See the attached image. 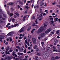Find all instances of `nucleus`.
I'll return each mask as SVG.
<instances>
[{"instance_id": "63", "label": "nucleus", "mask_w": 60, "mask_h": 60, "mask_svg": "<svg viewBox=\"0 0 60 60\" xmlns=\"http://www.w3.org/2000/svg\"><path fill=\"white\" fill-rule=\"evenodd\" d=\"M42 9H40V11H41V12H42Z\"/></svg>"}, {"instance_id": "33", "label": "nucleus", "mask_w": 60, "mask_h": 60, "mask_svg": "<svg viewBox=\"0 0 60 60\" xmlns=\"http://www.w3.org/2000/svg\"><path fill=\"white\" fill-rule=\"evenodd\" d=\"M22 20L21 19H20L19 20V23H22Z\"/></svg>"}, {"instance_id": "38", "label": "nucleus", "mask_w": 60, "mask_h": 60, "mask_svg": "<svg viewBox=\"0 0 60 60\" xmlns=\"http://www.w3.org/2000/svg\"><path fill=\"white\" fill-rule=\"evenodd\" d=\"M23 52L24 53H26V49H25L23 51Z\"/></svg>"}, {"instance_id": "22", "label": "nucleus", "mask_w": 60, "mask_h": 60, "mask_svg": "<svg viewBox=\"0 0 60 60\" xmlns=\"http://www.w3.org/2000/svg\"><path fill=\"white\" fill-rule=\"evenodd\" d=\"M35 24H38V22H37V19L35 21Z\"/></svg>"}, {"instance_id": "20", "label": "nucleus", "mask_w": 60, "mask_h": 60, "mask_svg": "<svg viewBox=\"0 0 60 60\" xmlns=\"http://www.w3.org/2000/svg\"><path fill=\"white\" fill-rule=\"evenodd\" d=\"M13 4V3L12 2L10 3H8V5L9 4H10V5H12V4Z\"/></svg>"}, {"instance_id": "32", "label": "nucleus", "mask_w": 60, "mask_h": 60, "mask_svg": "<svg viewBox=\"0 0 60 60\" xmlns=\"http://www.w3.org/2000/svg\"><path fill=\"white\" fill-rule=\"evenodd\" d=\"M10 25V23H8V25L6 26L7 27H8V26Z\"/></svg>"}, {"instance_id": "50", "label": "nucleus", "mask_w": 60, "mask_h": 60, "mask_svg": "<svg viewBox=\"0 0 60 60\" xmlns=\"http://www.w3.org/2000/svg\"><path fill=\"white\" fill-rule=\"evenodd\" d=\"M31 2H33V3H34V1L33 0H31Z\"/></svg>"}, {"instance_id": "23", "label": "nucleus", "mask_w": 60, "mask_h": 60, "mask_svg": "<svg viewBox=\"0 0 60 60\" xmlns=\"http://www.w3.org/2000/svg\"><path fill=\"white\" fill-rule=\"evenodd\" d=\"M15 14L18 17H19V13L17 12H16L15 13Z\"/></svg>"}, {"instance_id": "13", "label": "nucleus", "mask_w": 60, "mask_h": 60, "mask_svg": "<svg viewBox=\"0 0 60 60\" xmlns=\"http://www.w3.org/2000/svg\"><path fill=\"white\" fill-rule=\"evenodd\" d=\"M33 48L34 49H36L37 48V45H35L33 47Z\"/></svg>"}, {"instance_id": "47", "label": "nucleus", "mask_w": 60, "mask_h": 60, "mask_svg": "<svg viewBox=\"0 0 60 60\" xmlns=\"http://www.w3.org/2000/svg\"><path fill=\"white\" fill-rule=\"evenodd\" d=\"M15 20V19H14L13 18L12 20V22H14Z\"/></svg>"}, {"instance_id": "1", "label": "nucleus", "mask_w": 60, "mask_h": 60, "mask_svg": "<svg viewBox=\"0 0 60 60\" xmlns=\"http://www.w3.org/2000/svg\"><path fill=\"white\" fill-rule=\"evenodd\" d=\"M51 31V29L50 28L47 30L45 32V33H42L40 37L41 38H42L43 37H44L45 35H46V34H48L50 32V31Z\"/></svg>"}, {"instance_id": "35", "label": "nucleus", "mask_w": 60, "mask_h": 60, "mask_svg": "<svg viewBox=\"0 0 60 60\" xmlns=\"http://www.w3.org/2000/svg\"><path fill=\"white\" fill-rule=\"evenodd\" d=\"M10 16H12V15H13V14L11 13L10 14Z\"/></svg>"}, {"instance_id": "6", "label": "nucleus", "mask_w": 60, "mask_h": 60, "mask_svg": "<svg viewBox=\"0 0 60 60\" xmlns=\"http://www.w3.org/2000/svg\"><path fill=\"white\" fill-rule=\"evenodd\" d=\"M14 33L13 32H11L7 34V36H9V35H11V36H12L13 35Z\"/></svg>"}, {"instance_id": "14", "label": "nucleus", "mask_w": 60, "mask_h": 60, "mask_svg": "<svg viewBox=\"0 0 60 60\" xmlns=\"http://www.w3.org/2000/svg\"><path fill=\"white\" fill-rule=\"evenodd\" d=\"M9 49H10L9 47L8 46H7V49H6V51H8V50H9Z\"/></svg>"}, {"instance_id": "37", "label": "nucleus", "mask_w": 60, "mask_h": 60, "mask_svg": "<svg viewBox=\"0 0 60 60\" xmlns=\"http://www.w3.org/2000/svg\"><path fill=\"white\" fill-rule=\"evenodd\" d=\"M40 13H41L40 15H42L43 14V11H42V12H41Z\"/></svg>"}, {"instance_id": "21", "label": "nucleus", "mask_w": 60, "mask_h": 60, "mask_svg": "<svg viewBox=\"0 0 60 60\" xmlns=\"http://www.w3.org/2000/svg\"><path fill=\"white\" fill-rule=\"evenodd\" d=\"M6 55H7V54H8V55L10 54V52L7 51L6 52Z\"/></svg>"}, {"instance_id": "39", "label": "nucleus", "mask_w": 60, "mask_h": 60, "mask_svg": "<svg viewBox=\"0 0 60 60\" xmlns=\"http://www.w3.org/2000/svg\"><path fill=\"white\" fill-rule=\"evenodd\" d=\"M9 38L10 39V41H12V39L11 38Z\"/></svg>"}, {"instance_id": "52", "label": "nucleus", "mask_w": 60, "mask_h": 60, "mask_svg": "<svg viewBox=\"0 0 60 60\" xmlns=\"http://www.w3.org/2000/svg\"><path fill=\"white\" fill-rule=\"evenodd\" d=\"M46 14L45 13H44V14H43V15L44 16H46Z\"/></svg>"}, {"instance_id": "34", "label": "nucleus", "mask_w": 60, "mask_h": 60, "mask_svg": "<svg viewBox=\"0 0 60 60\" xmlns=\"http://www.w3.org/2000/svg\"><path fill=\"white\" fill-rule=\"evenodd\" d=\"M12 51H13V50L12 49H10L9 50V52H12Z\"/></svg>"}, {"instance_id": "59", "label": "nucleus", "mask_w": 60, "mask_h": 60, "mask_svg": "<svg viewBox=\"0 0 60 60\" xmlns=\"http://www.w3.org/2000/svg\"><path fill=\"white\" fill-rule=\"evenodd\" d=\"M35 19V16H33V19Z\"/></svg>"}, {"instance_id": "41", "label": "nucleus", "mask_w": 60, "mask_h": 60, "mask_svg": "<svg viewBox=\"0 0 60 60\" xmlns=\"http://www.w3.org/2000/svg\"><path fill=\"white\" fill-rule=\"evenodd\" d=\"M59 30L57 31L56 32V33L57 34H59Z\"/></svg>"}, {"instance_id": "53", "label": "nucleus", "mask_w": 60, "mask_h": 60, "mask_svg": "<svg viewBox=\"0 0 60 60\" xmlns=\"http://www.w3.org/2000/svg\"><path fill=\"white\" fill-rule=\"evenodd\" d=\"M23 21H25L26 20V19L25 18H23Z\"/></svg>"}, {"instance_id": "64", "label": "nucleus", "mask_w": 60, "mask_h": 60, "mask_svg": "<svg viewBox=\"0 0 60 60\" xmlns=\"http://www.w3.org/2000/svg\"><path fill=\"white\" fill-rule=\"evenodd\" d=\"M27 58H26L25 59H24L22 60H27Z\"/></svg>"}, {"instance_id": "12", "label": "nucleus", "mask_w": 60, "mask_h": 60, "mask_svg": "<svg viewBox=\"0 0 60 60\" xmlns=\"http://www.w3.org/2000/svg\"><path fill=\"white\" fill-rule=\"evenodd\" d=\"M60 57L58 56H56L55 57V58L56 59H60Z\"/></svg>"}, {"instance_id": "62", "label": "nucleus", "mask_w": 60, "mask_h": 60, "mask_svg": "<svg viewBox=\"0 0 60 60\" xmlns=\"http://www.w3.org/2000/svg\"><path fill=\"white\" fill-rule=\"evenodd\" d=\"M53 19H53V18H51L50 19V20H53Z\"/></svg>"}, {"instance_id": "56", "label": "nucleus", "mask_w": 60, "mask_h": 60, "mask_svg": "<svg viewBox=\"0 0 60 60\" xmlns=\"http://www.w3.org/2000/svg\"><path fill=\"white\" fill-rule=\"evenodd\" d=\"M51 22L52 23H53L54 22V21L53 20H52L51 21Z\"/></svg>"}, {"instance_id": "49", "label": "nucleus", "mask_w": 60, "mask_h": 60, "mask_svg": "<svg viewBox=\"0 0 60 60\" xmlns=\"http://www.w3.org/2000/svg\"><path fill=\"white\" fill-rule=\"evenodd\" d=\"M10 28H11V26H9L8 27V29H10Z\"/></svg>"}, {"instance_id": "2", "label": "nucleus", "mask_w": 60, "mask_h": 60, "mask_svg": "<svg viewBox=\"0 0 60 60\" xmlns=\"http://www.w3.org/2000/svg\"><path fill=\"white\" fill-rule=\"evenodd\" d=\"M45 29H46V28L45 27L43 28V27H41L38 30L37 33L38 34L41 33L43 30H44L45 31Z\"/></svg>"}, {"instance_id": "7", "label": "nucleus", "mask_w": 60, "mask_h": 60, "mask_svg": "<svg viewBox=\"0 0 60 60\" xmlns=\"http://www.w3.org/2000/svg\"><path fill=\"white\" fill-rule=\"evenodd\" d=\"M43 1H44V0H42V1L41 2L40 4V6H42L44 4L43 3Z\"/></svg>"}, {"instance_id": "17", "label": "nucleus", "mask_w": 60, "mask_h": 60, "mask_svg": "<svg viewBox=\"0 0 60 60\" xmlns=\"http://www.w3.org/2000/svg\"><path fill=\"white\" fill-rule=\"evenodd\" d=\"M37 55L38 56H41V54L40 53H38L37 54Z\"/></svg>"}, {"instance_id": "5", "label": "nucleus", "mask_w": 60, "mask_h": 60, "mask_svg": "<svg viewBox=\"0 0 60 60\" xmlns=\"http://www.w3.org/2000/svg\"><path fill=\"white\" fill-rule=\"evenodd\" d=\"M25 30V28L23 27L19 31L20 33H21L23 32L24 31V30Z\"/></svg>"}, {"instance_id": "24", "label": "nucleus", "mask_w": 60, "mask_h": 60, "mask_svg": "<svg viewBox=\"0 0 60 60\" xmlns=\"http://www.w3.org/2000/svg\"><path fill=\"white\" fill-rule=\"evenodd\" d=\"M16 48H17V49H20V47H19V46H16Z\"/></svg>"}, {"instance_id": "26", "label": "nucleus", "mask_w": 60, "mask_h": 60, "mask_svg": "<svg viewBox=\"0 0 60 60\" xmlns=\"http://www.w3.org/2000/svg\"><path fill=\"white\" fill-rule=\"evenodd\" d=\"M36 52H38L39 51V49H38L37 48L36 50Z\"/></svg>"}, {"instance_id": "61", "label": "nucleus", "mask_w": 60, "mask_h": 60, "mask_svg": "<svg viewBox=\"0 0 60 60\" xmlns=\"http://www.w3.org/2000/svg\"><path fill=\"white\" fill-rule=\"evenodd\" d=\"M6 56V55H5V54H4L2 55V56L3 57H4V56Z\"/></svg>"}, {"instance_id": "18", "label": "nucleus", "mask_w": 60, "mask_h": 60, "mask_svg": "<svg viewBox=\"0 0 60 60\" xmlns=\"http://www.w3.org/2000/svg\"><path fill=\"white\" fill-rule=\"evenodd\" d=\"M54 41L55 43H57L58 42V41L56 39L54 40Z\"/></svg>"}, {"instance_id": "48", "label": "nucleus", "mask_w": 60, "mask_h": 60, "mask_svg": "<svg viewBox=\"0 0 60 60\" xmlns=\"http://www.w3.org/2000/svg\"><path fill=\"white\" fill-rule=\"evenodd\" d=\"M19 38V39H22L23 38V37H20Z\"/></svg>"}, {"instance_id": "51", "label": "nucleus", "mask_w": 60, "mask_h": 60, "mask_svg": "<svg viewBox=\"0 0 60 60\" xmlns=\"http://www.w3.org/2000/svg\"><path fill=\"white\" fill-rule=\"evenodd\" d=\"M18 55H19V56H20V52H18Z\"/></svg>"}, {"instance_id": "60", "label": "nucleus", "mask_w": 60, "mask_h": 60, "mask_svg": "<svg viewBox=\"0 0 60 60\" xmlns=\"http://www.w3.org/2000/svg\"><path fill=\"white\" fill-rule=\"evenodd\" d=\"M26 16L25 15L24 16V17H23V18L25 19V18H26Z\"/></svg>"}, {"instance_id": "11", "label": "nucleus", "mask_w": 60, "mask_h": 60, "mask_svg": "<svg viewBox=\"0 0 60 60\" xmlns=\"http://www.w3.org/2000/svg\"><path fill=\"white\" fill-rule=\"evenodd\" d=\"M58 20V18H56L54 19V22L57 21Z\"/></svg>"}, {"instance_id": "31", "label": "nucleus", "mask_w": 60, "mask_h": 60, "mask_svg": "<svg viewBox=\"0 0 60 60\" xmlns=\"http://www.w3.org/2000/svg\"><path fill=\"white\" fill-rule=\"evenodd\" d=\"M35 23H34V24L32 25V26H36L37 25H35Z\"/></svg>"}, {"instance_id": "43", "label": "nucleus", "mask_w": 60, "mask_h": 60, "mask_svg": "<svg viewBox=\"0 0 60 60\" xmlns=\"http://www.w3.org/2000/svg\"><path fill=\"white\" fill-rule=\"evenodd\" d=\"M26 8V9H29V7H28V6H26L25 7Z\"/></svg>"}, {"instance_id": "29", "label": "nucleus", "mask_w": 60, "mask_h": 60, "mask_svg": "<svg viewBox=\"0 0 60 60\" xmlns=\"http://www.w3.org/2000/svg\"><path fill=\"white\" fill-rule=\"evenodd\" d=\"M41 1V0H39L38 1V4H39L40 2Z\"/></svg>"}, {"instance_id": "19", "label": "nucleus", "mask_w": 60, "mask_h": 60, "mask_svg": "<svg viewBox=\"0 0 60 60\" xmlns=\"http://www.w3.org/2000/svg\"><path fill=\"white\" fill-rule=\"evenodd\" d=\"M51 60H55V57H53L51 58Z\"/></svg>"}, {"instance_id": "55", "label": "nucleus", "mask_w": 60, "mask_h": 60, "mask_svg": "<svg viewBox=\"0 0 60 60\" xmlns=\"http://www.w3.org/2000/svg\"><path fill=\"white\" fill-rule=\"evenodd\" d=\"M26 37L25 36L24 37V40H26Z\"/></svg>"}, {"instance_id": "45", "label": "nucleus", "mask_w": 60, "mask_h": 60, "mask_svg": "<svg viewBox=\"0 0 60 60\" xmlns=\"http://www.w3.org/2000/svg\"><path fill=\"white\" fill-rule=\"evenodd\" d=\"M34 8H35V9L36 8H37V5H36L34 7Z\"/></svg>"}, {"instance_id": "40", "label": "nucleus", "mask_w": 60, "mask_h": 60, "mask_svg": "<svg viewBox=\"0 0 60 60\" xmlns=\"http://www.w3.org/2000/svg\"><path fill=\"white\" fill-rule=\"evenodd\" d=\"M53 49H56V47H55L54 46H53Z\"/></svg>"}, {"instance_id": "30", "label": "nucleus", "mask_w": 60, "mask_h": 60, "mask_svg": "<svg viewBox=\"0 0 60 60\" xmlns=\"http://www.w3.org/2000/svg\"><path fill=\"white\" fill-rule=\"evenodd\" d=\"M16 26H19V25L18 24H15L14 26V27H16Z\"/></svg>"}, {"instance_id": "28", "label": "nucleus", "mask_w": 60, "mask_h": 60, "mask_svg": "<svg viewBox=\"0 0 60 60\" xmlns=\"http://www.w3.org/2000/svg\"><path fill=\"white\" fill-rule=\"evenodd\" d=\"M13 56H15V52H13Z\"/></svg>"}, {"instance_id": "25", "label": "nucleus", "mask_w": 60, "mask_h": 60, "mask_svg": "<svg viewBox=\"0 0 60 60\" xmlns=\"http://www.w3.org/2000/svg\"><path fill=\"white\" fill-rule=\"evenodd\" d=\"M34 30H35V29H34L32 30L31 31V33H32V34H33V32H34Z\"/></svg>"}, {"instance_id": "44", "label": "nucleus", "mask_w": 60, "mask_h": 60, "mask_svg": "<svg viewBox=\"0 0 60 60\" xmlns=\"http://www.w3.org/2000/svg\"><path fill=\"white\" fill-rule=\"evenodd\" d=\"M11 28H13V27H14V26L13 25H12L11 26Z\"/></svg>"}, {"instance_id": "10", "label": "nucleus", "mask_w": 60, "mask_h": 60, "mask_svg": "<svg viewBox=\"0 0 60 60\" xmlns=\"http://www.w3.org/2000/svg\"><path fill=\"white\" fill-rule=\"evenodd\" d=\"M13 58V57L12 56H11L10 57L9 56H8V58L9 60H11Z\"/></svg>"}, {"instance_id": "54", "label": "nucleus", "mask_w": 60, "mask_h": 60, "mask_svg": "<svg viewBox=\"0 0 60 60\" xmlns=\"http://www.w3.org/2000/svg\"><path fill=\"white\" fill-rule=\"evenodd\" d=\"M25 47L26 48H28L27 46L26 45H25Z\"/></svg>"}, {"instance_id": "42", "label": "nucleus", "mask_w": 60, "mask_h": 60, "mask_svg": "<svg viewBox=\"0 0 60 60\" xmlns=\"http://www.w3.org/2000/svg\"><path fill=\"white\" fill-rule=\"evenodd\" d=\"M18 44L19 46H21V45L22 44V43H19Z\"/></svg>"}, {"instance_id": "3", "label": "nucleus", "mask_w": 60, "mask_h": 60, "mask_svg": "<svg viewBox=\"0 0 60 60\" xmlns=\"http://www.w3.org/2000/svg\"><path fill=\"white\" fill-rule=\"evenodd\" d=\"M4 35H0V41L1 42H3L2 40L4 38Z\"/></svg>"}, {"instance_id": "16", "label": "nucleus", "mask_w": 60, "mask_h": 60, "mask_svg": "<svg viewBox=\"0 0 60 60\" xmlns=\"http://www.w3.org/2000/svg\"><path fill=\"white\" fill-rule=\"evenodd\" d=\"M4 23V21L0 19V23L1 24H2V23Z\"/></svg>"}, {"instance_id": "27", "label": "nucleus", "mask_w": 60, "mask_h": 60, "mask_svg": "<svg viewBox=\"0 0 60 60\" xmlns=\"http://www.w3.org/2000/svg\"><path fill=\"white\" fill-rule=\"evenodd\" d=\"M7 12L8 13V15L10 14V12H9V10H7Z\"/></svg>"}, {"instance_id": "15", "label": "nucleus", "mask_w": 60, "mask_h": 60, "mask_svg": "<svg viewBox=\"0 0 60 60\" xmlns=\"http://www.w3.org/2000/svg\"><path fill=\"white\" fill-rule=\"evenodd\" d=\"M31 27L30 26L29 27V28L27 29V31H29L31 29Z\"/></svg>"}, {"instance_id": "58", "label": "nucleus", "mask_w": 60, "mask_h": 60, "mask_svg": "<svg viewBox=\"0 0 60 60\" xmlns=\"http://www.w3.org/2000/svg\"><path fill=\"white\" fill-rule=\"evenodd\" d=\"M28 57V56H25V57H26V58H27V57Z\"/></svg>"}, {"instance_id": "4", "label": "nucleus", "mask_w": 60, "mask_h": 60, "mask_svg": "<svg viewBox=\"0 0 60 60\" xmlns=\"http://www.w3.org/2000/svg\"><path fill=\"white\" fill-rule=\"evenodd\" d=\"M32 41L33 43L34 44H35L36 42V39L35 38H33L32 39Z\"/></svg>"}, {"instance_id": "57", "label": "nucleus", "mask_w": 60, "mask_h": 60, "mask_svg": "<svg viewBox=\"0 0 60 60\" xmlns=\"http://www.w3.org/2000/svg\"><path fill=\"white\" fill-rule=\"evenodd\" d=\"M37 8H39V5H37Z\"/></svg>"}, {"instance_id": "8", "label": "nucleus", "mask_w": 60, "mask_h": 60, "mask_svg": "<svg viewBox=\"0 0 60 60\" xmlns=\"http://www.w3.org/2000/svg\"><path fill=\"white\" fill-rule=\"evenodd\" d=\"M1 52L2 54H4L6 53V51L5 50H2L1 51Z\"/></svg>"}, {"instance_id": "46", "label": "nucleus", "mask_w": 60, "mask_h": 60, "mask_svg": "<svg viewBox=\"0 0 60 60\" xmlns=\"http://www.w3.org/2000/svg\"><path fill=\"white\" fill-rule=\"evenodd\" d=\"M3 15L4 17H6V15L5 14H4Z\"/></svg>"}, {"instance_id": "9", "label": "nucleus", "mask_w": 60, "mask_h": 60, "mask_svg": "<svg viewBox=\"0 0 60 60\" xmlns=\"http://www.w3.org/2000/svg\"><path fill=\"white\" fill-rule=\"evenodd\" d=\"M19 51L20 52H22L24 50V49L22 48H21V49L20 48V49H19Z\"/></svg>"}, {"instance_id": "36", "label": "nucleus", "mask_w": 60, "mask_h": 60, "mask_svg": "<svg viewBox=\"0 0 60 60\" xmlns=\"http://www.w3.org/2000/svg\"><path fill=\"white\" fill-rule=\"evenodd\" d=\"M27 40H26L25 41L26 44H27Z\"/></svg>"}]
</instances>
